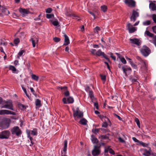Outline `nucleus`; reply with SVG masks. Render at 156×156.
Masks as SVG:
<instances>
[{
  "label": "nucleus",
  "mask_w": 156,
  "mask_h": 156,
  "mask_svg": "<svg viewBox=\"0 0 156 156\" xmlns=\"http://www.w3.org/2000/svg\"><path fill=\"white\" fill-rule=\"evenodd\" d=\"M135 121L136 122L139 127L140 128V123L139 119L137 118H135Z\"/></svg>",
  "instance_id": "obj_36"
},
{
  "label": "nucleus",
  "mask_w": 156,
  "mask_h": 156,
  "mask_svg": "<svg viewBox=\"0 0 156 156\" xmlns=\"http://www.w3.org/2000/svg\"><path fill=\"white\" fill-rule=\"evenodd\" d=\"M110 56L112 59H113L114 61L116 60V57L113 55L112 53H111L110 54Z\"/></svg>",
  "instance_id": "obj_64"
},
{
  "label": "nucleus",
  "mask_w": 156,
  "mask_h": 156,
  "mask_svg": "<svg viewBox=\"0 0 156 156\" xmlns=\"http://www.w3.org/2000/svg\"><path fill=\"white\" fill-rule=\"evenodd\" d=\"M57 88L58 89H60L61 90L65 89V90H66L67 89V87H58Z\"/></svg>",
  "instance_id": "obj_57"
},
{
  "label": "nucleus",
  "mask_w": 156,
  "mask_h": 156,
  "mask_svg": "<svg viewBox=\"0 0 156 156\" xmlns=\"http://www.w3.org/2000/svg\"><path fill=\"white\" fill-rule=\"evenodd\" d=\"M139 144L144 147H147L149 145V143L146 144L141 141L139 142Z\"/></svg>",
  "instance_id": "obj_34"
},
{
  "label": "nucleus",
  "mask_w": 156,
  "mask_h": 156,
  "mask_svg": "<svg viewBox=\"0 0 156 156\" xmlns=\"http://www.w3.org/2000/svg\"><path fill=\"white\" fill-rule=\"evenodd\" d=\"M11 114L13 115H16L15 112L6 110H0V115Z\"/></svg>",
  "instance_id": "obj_9"
},
{
  "label": "nucleus",
  "mask_w": 156,
  "mask_h": 156,
  "mask_svg": "<svg viewBox=\"0 0 156 156\" xmlns=\"http://www.w3.org/2000/svg\"><path fill=\"white\" fill-rule=\"evenodd\" d=\"M99 129H93L92 130V132L94 133H96L98 132L99 131Z\"/></svg>",
  "instance_id": "obj_46"
},
{
  "label": "nucleus",
  "mask_w": 156,
  "mask_h": 156,
  "mask_svg": "<svg viewBox=\"0 0 156 156\" xmlns=\"http://www.w3.org/2000/svg\"><path fill=\"white\" fill-rule=\"evenodd\" d=\"M18 107L21 109H23L24 108H26L25 106L24 105L21 104H18Z\"/></svg>",
  "instance_id": "obj_39"
},
{
  "label": "nucleus",
  "mask_w": 156,
  "mask_h": 156,
  "mask_svg": "<svg viewBox=\"0 0 156 156\" xmlns=\"http://www.w3.org/2000/svg\"><path fill=\"white\" fill-rule=\"evenodd\" d=\"M94 105L95 107L97 109H98V103L97 102H94Z\"/></svg>",
  "instance_id": "obj_51"
},
{
  "label": "nucleus",
  "mask_w": 156,
  "mask_h": 156,
  "mask_svg": "<svg viewBox=\"0 0 156 156\" xmlns=\"http://www.w3.org/2000/svg\"><path fill=\"white\" fill-rule=\"evenodd\" d=\"M20 42V40L19 38H17L14 40V43L15 44L17 45Z\"/></svg>",
  "instance_id": "obj_44"
},
{
  "label": "nucleus",
  "mask_w": 156,
  "mask_h": 156,
  "mask_svg": "<svg viewBox=\"0 0 156 156\" xmlns=\"http://www.w3.org/2000/svg\"><path fill=\"white\" fill-rule=\"evenodd\" d=\"M114 116H116V117H117L119 119V120H120L122 121V119L121 117H120L119 116L117 115V114H114Z\"/></svg>",
  "instance_id": "obj_55"
},
{
  "label": "nucleus",
  "mask_w": 156,
  "mask_h": 156,
  "mask_svg": "<svg viewBox=\"0 0 156 156\" xmlns=\"http://www.w3.org/2000/svg\"><path fill=\"white\" fill-rule=\"evenodd\" d=\"M140 52L144 56L147 57L151 53V50L148 47L143 46L141 49Z\"/></svg>",
  "instance_id": "obj_3"
},
{
  "label": "nucleus",
  "mask_w": 156,
  "mask_h": 156,
  "mask_svg": "<svg viewBox=\"0 0 156 156\" xmlns=\"http://www.w3.org/2000/svg\"><path fill=\"white\" fill-rule=\"evenodd\" d=\"M124 2L128 6L131 8L136 6V2L133 0H125Z\"/></svg>",
  "instance_id": "obj_7"
},
{
  "label": "nucleus",
  "mask_w": 156,
  "mask_h": 156,
  "mask_svg": "<svg viewBox=\"0 0 156 156\" xmlns=\"http://www.w3.org/2000/svg\"><path fill=\"white\" fill-rule=\"evenodd\" d=\"M130 23H128L126 25V27L127 29L129 31V33H131L134 32L136 30V29L135 27H133L131 28H129V26H130Z\"/></svg>",
  "instance_id": "obj_16"
},
{
  "label": "nucleus",
  "mask_w": 156,
  "mask_h": 156,
  "mask_svg": "<svg viewBox=\"0 0 156 156\" xmlns=\"http://www.w3.org/2000/svg\"><path fill=\"white\" fill-rule=\"evenodd\" d=\"M1 108H6L13 110V105L12 101H5L4 105L1 107Z\"/></svg>",
  "instance_id": "obj_2"
},
{
  "label": "nucleus",
  "mask_w": 156,
  "mask_h": 156,
  "mask_svg": "<svg viewBox=\"0 0 156 156\" xmlns=\"http://www.w3.org/2000/svg\"><path fill=\"white\" fill-rule=\"evenodd\" d=\"M10 132L9 131L5 130L0 133V139H8L9 136Z\"/></svg>",
  "instance_id": "obj_5"
},
{
  "label": "nucleus",
  "mask_w": 156,
  "mask_h": 156,
  "mask_svg": "<svg viewBox=\"0 0 156 156\" xmlns=\"http://www.w3.org/2000/svg\"><path fill=\"white\" fill-rule=\"evenodd\" d=\"M9 69L10 70H11L12 71V73H16V69L15 67L13 66L10 65L9 66Z\"/></svg>",
  "instance_id": "obj_24"
},
{
  "label": "nucleus",
  "mask_w": 156,
  "mask_h": 156,
  "mask_svg": "<svg viewBox=\"0 0 156 156\" xmlns=\"http://www.w3.org/2000/svg\"><path fill=\"white\" fill-rule=\"evenodd\" d=\"M129 63H130V64H131V66H132L135 69H137V66L136 65L134 64L132 61H129Z\"/></svg>",
  "instance_id": "obj_41"
},
{
  "label": "nucleus",
  "mask_w": 156,
  "mask_h": 156,
  "mask_svg": "<svg viewBox=\"0 0 156 156\" xmlns=\"http://www.w3.org/2000/svg\"><path fill=\"white\" fill-rule=\"evenodd\" d=\"M129 40L133 44H135L137 46H140L141 44V41L137 38L130 39Z\"/></svg>",
  "instance_id": "obj_10"
},
{
  "label": "nucleus",
  "mask_w": 156,
  "mask_h": 156,
  "mask_svg": "<svg viewBox=\"0 0 156 156\" xmlns=\"http://www.w3.org/2000/svg\"><path fill=\"white\" fill-rule=\"evenodd\" d=\"M122 69L123 72L125 74V75L126 76H127V74L126 73V71H131V68L129 67H127L126 68H125L124 67H122Z\"/></svg>",
  "instance_id": "obj_20"
},
{
  "label": "nucleus",
  "mask_w": 156,
  "mask_h": 156,
  "mask_svg": "<svg viewBox=\"0 0 156 156\" xmlns=\"http://www.w3.org/2000/svg\"><path fill=\"white\" fill-rule=\"evenodd\" d=\"M96 55L98 56H102L104 58H105L108 61H109V59L106 57L105 54L103 52L101 51V50H99L98 51L95 53Z\"/></svg>",
  "instance_id": "obj_11"
},
{
  "label": "nucleus",
  "mask_w": 156,
  "mask_h": 156,
  "mask_svg": "<svg viewBox=\"0 0 156 156\" xmlns=\"http://www.w3.org/2000/svg\"><path fill=\"white\" fill-rule=\"evenodd\" d=\"M2 14L4 15H8L9 14H10V12L5 7H2Z\"/></svg>",
  "instance_id": "obj_18"
},
{
  "label": "nucleus",
  "mask_w": 156,
  "mask_h": 156,
  "mask_svg": "<svg viewBox=\"0 0 156 156\" xmlns=\"http://www.w3.org/2000/svg\"><path fill=\"white\" fill-rule=\"evenodd\" d=\"M5 101L3 100L2 98L0 97V104L2 105H4V101Z\"/></svg>",
  "instance_id": "obj_50"
},
{
  "label": "nucleus",
  "mask_w": 156,
  "mask_h": 156,
  "mask_svg": "<svg viewBox=\"0 0 156 156\" xmlns=\"http://www.w3.org/2000/svg\"><path fill=\"white\" fill-rule=\"evenodd\" d=\"M64 94L66 96H68L69 94V92L68 91L66 90L65 93H64Z\"/></svg>",
  "instance_id": "obj_62"
},
{
  "label": "nucleus",
  "mask_w": 156,
  "mask_h": 156,
  "mask_svg": "<svg viewBox=\"0 0 156 156\" xmlns=\"http://www.w3.org/2000/svg\"><path fill=\"white\" fill-rule=\"evenodd\" d=\"M121 61L124 64H126V61L124 58H120Z\"/></svg>",
  "instance_id": "obj_48"
},
{
  "label": "nucleus",
  "mask_w": 156,
  "mask_h": 156,
  "mask_svg": "<svg viewBox=\"0 0 156 156\" xmlns=\"http://www.w3.org/2000/svg\"><path fill=\"white\" fill-rule=\"evenodd\" d=\"M100 151L99 147L97 146H94V149L92 151V154L93 156H97L100 153Z\"/></svg>",
  "instance_id": "obj_8"
},
{
  "label": "nucleus",
  "mask_w": 156,
  "mask_h": 156,
  "mask_svg": "<svg viewBox=\"0 0 156 156\" xmlns=\"http://www.w3.org/2000/svg\"><path fill=\"white\" fill-rule=\"evenodd\" d=\"M100 76L101 80L103 81V82L105 83L106 80V76L102 75H101Z\"/></svg>",
  "instance_id": "obj_45"
},
{
  "label": "nucleus",
  "mask_w": 156,
  "mask_h": 156,
  "mask_svg": "<svg viewBox=\"0 0 156 156\" xmlns=\"http://www.w3.org/2000/svg\"><path fill=\"white\" fill-rule=\"evenodd\" d=\"M108 126V124L106 122H105L102 125V127H106Z\"/></svg>",
  "instance_id": "obj_58"
},
{
  "label": "nucleus",
  "mask_w": 156,
  "mask_h": 156,
  "mask_svg": "<svg viewBox=\"0 0 156 156\" xmlns=\"http://www.w3.org/2000/svg\"><path fill=\"white\" fill-rule=\"evenodd\" d=\"M53 40L55 42H58L60 41V38L57 37H55L53 38Z\"/></svg>",
  "instance_id": "obj_42"
},
{
  "label": "nucleus",
  "mask_w": 156,
  "mask_h": 156,
  "mask_svg": "<svg viewBox=\"0 0 156 156\" xmlns=\"http://www.w3.org/2000/svg\"><path fill=\"white\" fill-rule=\"evenodd\" d=\"M11 132L12 134H16L19 136L21 133V131L18 126H15L11 129Z\"/></svg>",
  "instance_id": "obj_4"
},
{
  "label": "nucleus",
  "mask_w": 156,
  "mask_h": 156,
  "mask_svg": "<svg viewBox=\"0 0 156 156\" xmlns=\"http://www.w3.org/2000/svg\"><path fill=\"white\" fill-rule=\"evenodd\" d=\"M153 39L154 43L155 44V46H156V36L153 37Z\"/></svg>",
  "instance_id": "obj_61"
},
{
  "label": "nucleus",
  "mask_w": 156,
  "mask_h": 156,
  "mask_svg": "<svg viewBox=\"0 0 156 156\" xmlns=\"http://www.w3.org/2000/svg\"><path fill=\"white\" fill-rule=\"evenodd\" d=\"M91 98V101H92V102L94 103V102H97L96 101V98H94V97H92V98Z\"/></svg>",
  "instance_id": "obj_53"
},
{
  "label": "nucleus",
  "mask_w": 156,
  "mask_h": 156,
  "mask_svg": "<svg viewBox=\"0 0 156 156\" xmlns=\"http://www.w3.org/2000/svg\"><path fill=\"white\" fill-rule=\"evenodd\" d=\"M89 95L90 98L94 97L93 92L92 91H89Z\"/></svg>",
  "instance_id": "obj_52"
},
{
  "label": "nucleus",
  "mask_w": 156,
  "mask_h": 156,
  "mask_svg": "<svg viewBox=\"0 0 156 156\" xmlns=\"http://www.w3.org/2000/svg\"><path fill=\"white\" fill-rule=\"evenodd\" d=\"M119 141L121 143L126 144L125 141L121 137H119L118 138Z\"/></svg>",
  "instance_id": "obj_47"
},
{
  "label": "nucleus",
  "mask_w": 156,
  "mask_h": 156,
  "mask_svg": "<svg viewBox=\"0 0 156 156\" xmlns=\"http://www.w3.org/2000/svg\"><path fill=\"white\" fill-rule=\"evenodd\" d=\"M30 40L31 41L33 47H35L36 44L38 42V38L36 37H33L31 38Z\"/></svg>",
  "instance_id": "obj_14"
},
{
  "label": "nucleus",
  "mask_w": 156,
  "mask_h": 156,
  "mask_svg": "<svg viewBox=\"0 0 156 156\" xmlns=\"http://www.w3.org/2000/svg\"><path fill=\"white\" fill-rule=\"evenodd\" d=\"M132 139L135 142L139 143V142H140L135 137H133L132 138Z\"/></svg>",
  "instance_id": "obj_56"
},
{
  "label": "nucleus",
  "mask_w": 156,
  "mask_h": 156,
  "mask_svg": "<svg viewBox=\"0 0 156 156\" xmlns=\"http://www.w3.org/2000/svg\"><path fill=\"white\" fill-rule=\"evenodd\" d=\"M101 29L99 27H97L94 28V31L95 33L98 34V32Z\"/></svg>",
  "instance_id": "obj_32"
},
{
  "label": "nucleus",
  "mask_w": 156,
  "mask_h": 156,
  "mask_svg": "<svg viewBox=\"0 0 156 156\" xmlns=\"http://www.w3.org/2000/svg\"><path fill=\"white\" fill-rule=\"evenodd\" d=\"M9 124L6 122H3L0 124V126L2 129L8 128L9 126Z\"/></svg>",
  "instance_id": "obj_17"
},
{
  "label": "nucleus",
  "mask_w": 156,
  "mask_h": 156,
  "mask_svg": "<svg viewBox=\"0 0 156 156\" xmlns=\"http://www.w3.org/2000/svg\"><path fill=\"white\" fill-rule=\"evenodd\" d=\"M32 78L34 80L37 81L39 79V77L35 75L32 74L31 75Z\"/></svg>",
  "instance_id": "obj_25"
},
{
  "label": "nucleus",
  "mask_w": 156,
  "mask_h": 156,
  "mask_svg": "<svg viewBox=\"0 0 156 156\" xmlns=\"http://www.w3.org/2000/svg\"><path fill=\"white\" fill-rule=\"evenodd\" d=\"M92 141L93 143L97 144L98 142V140L97 138L94 137L93 135L92 136Z\"/></svg>",
  "instance_id": "obj_28"
},
{
  "label": "nucleus",
  "mask_w": 156,
  "mask_h": 156,
  "mask_svg": "<svg viewBox=\"0 0 156 156\" xmlns=\"http://www.w3.org/2000/svg\"><path fill=\"white\" fill-rule=\"evenodd\" d=\"M24 52L25 51L24 50H22L20 51L18 54V56H17V58H20V56H21Z\"/></svg>",
  "instance_id": "obj_35"
},
{
  "label": "nucleus",
  "mask_w": 156,
  "mask_h": 156,
  "mask_svg": "<svg viewBox=\"0 0 156 156\" xmlns=\"http://www.w3.org/2000/svg\"><path fill=\"white\" fill-rule=\"evenodd\" d=\"M149 148V151H147L146 150H145V153L143 154L145 156H149L150 155V152L151 151V148L149 147L148 148Z\"/></svg>",
  "instance_id": "obj_21"
},
{
  "label": "nucleus",
  "mask_w": 156,
  "mask_h": 156,
  "mask_svg": "<svg viewBox=\"0 0 156 156\" xmlns=\"http://www.w3.org/2000/svg\"><path fill=\"white\" fill-rule=\"evenodd\" d=\"M35 105L38 108L40 107L41 106V101L39 99H36L35 101Z\"/></svg>",
  "instance_id": "obj_22"
},
{
  "label": "nucleus",
  "mask_w": 156,
  "mask_h": 156,
  "mask_svg": "<svg viewBox=\"0 0 156 156\" xmlns=\"http://www.w3.org/2000/svg\"><path fill=\"white\" fill-rule=\"evenodd\" d=\"M50 21L54 26H57L59 25V23L57 20L53 21L51 20Z\"/></svg>",
  "instance_id": "obj_33"
},
{
  "label": "nucleus",
  "mask_w": 156,
  "mask_h": 156,
  "mask_svg": "<svg viewBox=\"0 0 156 156\" xmlns=\"http://www.w3.org/2000/svg\"><path fill=\"white\" fill-rule=\"evenodd\" d=\"M67 140H65L63 149V151L64 152H66V151L67 147Z\"/></svg>",
  "instance_id": "obj_26"
},
{
  "label": "nucleus",
  "mask_w": 156,
  "mask_h": 156,
  "mask_svg": "<svg viewBox=\"0 0 156 156\" xmlns=\"http://www.w3.org/2000/svg\"><path fill=\"white\" fill-rule=\"evenodd\" d=\"M27 135H30V134L33 136L36 135L37 134V131L36 129H34L32 130H27Z\"/></svg>",
  "instance_id": "obj_15"
},
{
  "label": "nucleus",
  "mask_w": 156,
  "mask_h": 156,
  "mask_svg": "<svg viewBox=\"0 0 156 156\" xmlns=\"http://www.w3.org/2000/svg\"><path fill=\"white\" fill-rule=\"evenodd\" d=\"M73 116L76 120H77L79 118H81L83 116V113L79 110V108H77L76 110L73 109Z\"/></svg>",
  "instance_id": "obj_1"
},
{
  "label": "nucleus",
  "mask_w": 156,
  "mask_h": 156,
  "mask_svg": "<svg viewBox=\"0 0 156 156\" xmlns=\"http://www.w3.org/2000/svg\"><path fill=\"white\" fill-rule=\"evenodd\" d=\"M145 34H146L147 36L151 37H153L154 34H153L151 33L148 31H146L145 33Z\"/></svg>",
  "instance_id": "obj_29"
},
{
  "label": "nucleus",
  "mask_w": 156,
  "mask_h": 156,
  "mask_svg": "<svg viewBox=\"0 0 156 156\" xmlns=\"http://www.w3.org/2000/svg\"><path fill=\"white\" fill-rule=\"evenodd\" d=\"M136 58L137 59H138V60H139L140 61L142 62L143 63L144 66H146V64L144 61L142 60V59L138 56H137L136 57Z\"/></svg>",
  "instance_id": "obj_31"
},
{
  "label": "nucleus",
  "mask_w": 156,
  "mask_h": 156,
  "mask_svg": "<svg viewBox=\"0 0 156 156\" xmlns=\"http://www.w3.org/2000/svg\"><path fill=\"white\" fill-rule=\"evenodd\" d=\"M153 32L156 34V26L153 27L152 28Z\"/></svg>",
  "instance_id": "obj_54"
},
{
  "label": "nucleus",
  "mask_w": 156,
  "mask_h": 156,
  "mask_svg": "<svg viewBox=\"0 0 156 156\" xmlns=\"http://www.w3.org/2000/svg\"><path fill=\"white\" fill-rule=\"evenodd\" d=\"M150 7L153 11H154L156 10V6L154 4L152 3L150 4Z\"/></svg>",
  "instance_id": "obj_27"
},
{
  "label": "nucleus",
  "mask_w": 156,
  "mask_h": 156,
  "mask_svg": "<svg viewBox=\"0 0 156 156\" xmlns=\"http://www.w3.org/2000/svg\"><path fill=\"white\" fill-rule=\"evenodd\" d=\"M64 36L65 39L63 45L67 46L70 43L69 38L66 34H64Z\"/></svg>",
  "instance_id": "obj_19"
},
{
  "label": "nucleus",
  "mask_w": 156,
  "mask_h": 156,
  "mask_svg": "<svg viewBox=\"0 0 156 156\" xmlns=\"http://www.w3.org/2000/svg\"><path fill=\"white\" fill-rule=\"evenodd\" d=\"M22 88L24 92L25 93V94L26 95L27 97L28 98H29V96L27 94L26 89L24 87H23V86H22Z\"/></svg>",
  "instance_id": "obj_43"
},
{
  "label": "nucleus",
  "mask_w": 156,
  "mask_h": 156,
  "mask_svg": "<svg viewBox=\"0 0 156 156\" xmlns=\"http://www.w3.org/2000/svg\"><path fill=\"white\" fill-rule=\"evenodd\" d=\"M19 11L22 14L23 16H25L29 13V11L28 10L22 8H20L19 9Z\"/></svg>",
  "instance_id": "obj_12"
},
{
  "label": "nucleus",
  "mask_w": 156,
  "mask_h": 156,
  "mask_svg": "<svg viewBox=\"0 0 156 156\" xmlns=\"http://www.w3.org/2000/svg\"><path fill=\"white\" fill-rule=\"evenodd\" d=\"M109 152L112 154H115L114 151L111 148H109Z\"/></svg>",
  "instance_id": "obj_59"
},
{
  "label": "nucleus",
  "mask_w": 156,
  "mask_h": 156,
  "mask_svg": "<svg viewBox=\"0 0 156 156\" xmlns=\"http://www.w3.org/2000/svg\"><path fill=\"white\" fill-rule=\"evenodd\" d=\"M52 11V9L51 8H48L46 10V12L47 13H50Z\"/></svg>",
  "instance_id": "obj_49"
},
{
  "label": "nucleus",
  "mask_w": 156,
  "mask_h": 156,
  "mask_svg": "<svg viewBox=\"0 0 156 156\" xmlns=\"http://www.w3.org/2000/svg\"><path fill=\"white\" fill-rule=\"evenodd\" d=\"M130 80L132 81V83H134L136 81V79H133L132 77L130 78Z\"/></svg>",
  "instance_id": "obj_63"
},
{
  "label": "nucleus",
  "mask_w": 156,
  "mask_h": 156,
  "mask_svg": "<svg viewBox=\"0 0 156 156\" xmlns=\"http://www.w3.org/2000/svg\"><path fill=\"white\" fill-rule=\"evenodd\" d=\"M152 17L154 22V23H156V15L155 14H153L152 15Z\"/></svg>",
  "instance_id": "obj_40"
},
{
  "label": "nucleus",
  "mask_w": 156,
  "mask_h": 156,
  "mask_svg": "<svg viewBox=\"0 0 156 156\" xmlns=\"http://www.w3.org/2000/svg\"><path fill=\"white\" fill-rule=\"evenodd\" d=\"M7 44V43L6 42H4L3 41H2L0 43V45H3L4 46H6Z\"/></svg>",
  "instance_id": "obj_60"
},
{
  "label": "nucleus",
  "mask_w": 156,
  "mask_h": 156,
  "mask_svg": "<svg viewBox=\"0 0 156 156\" xmlns=\"http://www.w3.org/2000/svg\"><path fill=\"white\" fill-rule=\"evenodd\" d=\"M101 9L103 12H105L107 11V8L106 6L103 5L101 7Z\"/></svg>",
  "instance_id": "obj_30"
},
{
  "label": "nucleus",
  "mask_w": 156,
  "mask_h": 156,
  "mask_svg": "<svg viewBox=\"0 0 156 156\" xmlns=\"http://www.w3.org/2000/svg\"><path fill=\"white\" fill-rule=\"evenodd\" d=\"M150 24L151 21L150 20H147L143 23V24L144 25H150Z\"/></svg>",
  "instance_id": "obj_37"
},
{
  "label": "nucleus",
  "mask_w": 156,
  "mask_h": 156,
  "mask_svg": "<svg viewBox=\"0 0 156 156\" xmlns=\"http://www.w3.org/2000/svg\"><path fill=\"white\" fill-rule=\"evenodd\" d=\"M67 102L66 99V98H64L62 99V101L64 104L68 103H72L74 102V99L72 97H69L67 98Z\"/></svg>",
  "instance_id": "obj_13"
},
{
  "label": "nucleus",
  "mask_w": 156,
  "mask_h": 156,
  "mask_svg": "<svg viewBox=\"0 0 156 156\" xmlns=\"http://www.w3.org/2000/svg\"><path fill=\"white\" fill-rule=\"evenodd\" d=\"M139 16V13L135 10H133L131 16L130 17V20L131 21L135 22L136 18Z\"/></svg>",
  "instance_id": "obj_6"
},
{
  "label": "nucleus",
  "mask_w": 156,
  "mask_h": 156,
  "mask_svg": "<svg viewBox=\"0 0 156 156\" xmlns=\"http://www.w3.org/2000/svg\"><path fill=\"white\" fill-rule=\"evenodd\" d=\"M46 17L48 19H50L51 18H54V15L53 14H47L46 16Z\"/></svg>",
  "instance_id": "obj_38"
},
{
  "label": "nucleus",
  "mask_w": 156,
  "mask_h": 156,
  "mask_svg": "<svg viewBox=\"0 0 156 156\" xmlns=\"http://www.w3.org/2000/svg\"><path fill=\"white\" fill-rule=\"evenodd\" d=\"M87 120L84 118L81 119L79 121V123H80L84 125H87Z\"/></svg>",
  "instance_id": "obj_23"
}]
</instances>
